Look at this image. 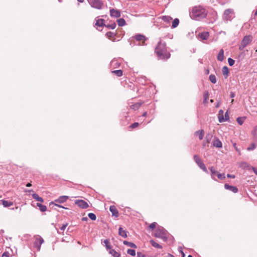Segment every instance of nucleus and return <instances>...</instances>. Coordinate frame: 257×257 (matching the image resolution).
<instances>
[{"instance_id": "nucleus-1", "label": "nucleus", "mask_w": 257, "mask_h": 257, "mask_svg": "<svg viewBox=\"0 0 257 257\" xmlns=\"http://www.w3.org/2000/svg\"><path fill=\"white\" fill-rule=\"evenodd\" d=\"M207 14V10L201 6H195L190 9V17L195 21H200L205 19Z\"/></svg>"}, {"instance_id": "nucleus-2", "label": "nucleus", "mask_w": 257, "mask_h": 257, "mask_svg": "<svg viewBox=\"0 0 257 257\" xmlns=\"http://www.w3.org/2000/svg\"><path fill=\"white\" fill-rule=\"evenodd\" d=\"M155 52L160 59H168L171 56L167 50L166 43H162L161 41L158 42Z\"/></svg>"}, {"instance_id": "nucleus-3", "label": "nucleus", "mask_w": 257, "mask_h": 257, "mask_svg": "<svg viewBox=\"0 0 257 257\" xmlns=\"http://www.w3.org/2000/svg\"><path fill=\"white\" fill-rule=\"evenodd\" d=\"M167 231L163 227L159 226L155 230L154 236L162 239L164 241L168 239L167 236Z\"/></svg>"}, {"instance_id": "nucleus-4", "label": "nucleus", "mask_w": 257, "mask_h": 257, "mask_svg": "<svg viewBox=\"0 0 257 257\" xmlns=\"http://www.w3.org/2000/svg\"><path fill=\"white\" fill-rule=\"evenodd\" d=\"M89 4L91 7L101 10L104 7V4L101 0H88Z\"/></svg>"}, {"instance_id": "nucleus-5", "label": "nucleus", "mask_w": 257, "mask_h": 257, "mask_svg": "<svg viewBox=\"0 0 257 257\" xmlns=\"http://www.w3.org/2000/svg\"><path fill=\"white\" fill-rule=\"evenodd\" d=\"M252 37L250 35L245 36L243 37L241 43L239 46V49L242 50L247 46L251 41Z\"/></svg>"}, {"instance_id": "nucleus-6", "label": "nucleus", "mask_w": 257, "mask_h": 257, "mask_svg": "<svg viewBox=\"0 0 257 257\" xmlns=\"http://www.w3.org/2000/svg\"><path fill=\"white\" fill-rule=\"evenodd\" d=\"M194 160L195 163L198 165V166L200 167L201 169H202L204 172L206 173H208V170L204 165V164L202 162L201 160L200 159L199 156L197 155H195L193 156Z\"/></svg>"}, {"instance_id": "nucleus-7", "label": "nucleus", "mask_w": 257, "mask_h": 257, "mask_svg": "<svg viewBox=\"0 0 257 257\" xmlns=\"http://www.w3.org/2000/svg\"><path fill=\"white\" fill-rule=\"evenodd\" d=\"M234 17V12L233 10L228 9L225 10L223 13V20L225 21H231V19Z\"/></svg>"}, {"instance_id": "nucleus-8", "label": "nucleus", "mask_w": 257, "mask_h": 257, "mask_svg": "<svg viewBox=\"0 0 257 257\" xmlns=\"http://www.w3.org/2000/svg\"><path fill=\"white\" fill-rule=\"evenodd\" d=\"M75 204L83 209L87 208L89 206L88 203L83 200H77L75 201Z\"/></svg>"}, {"instance_id": "nucleus-9", "label": "nucleus", "mask_w": 257, "mask_h": 257, "mask_svg": "<svg viewBox=\"0 0 257 257\" xmlns=\"http://www.w3.org/2000/svg\"><path fill=\"white\" fill-rule=\"evenodd\" d=\"M209 34L207 32H203L202 33H200L198 35V38L202 41L207 40L208 38H209Z\"/></svg>"}, {"instance_id": "nucleus-10", "label": "nucleus", "mask_w": 257, "mask_h": 257, "mask_svg": "<svg viewBox=\"0 0 257 257\" xmlns=\"http://www.w3.org/2000/svg\"><path fill=\"white\" fill-rule=\"evenodd\" d=\"M135 38L138 41H142L143 45H146L145 44V41H146L147 38L145 37V36L141 34H138L135 36Z\"/></svg>"}, {"instance_id": "nucleus-11", "label": "nucleus", "mask_w": 257, "mask_h": 257, "mask_svg": "<svg viewBox=\"0 0 257 257\" xmlns=\"http://www.w3.org/2000/svg\"><path fill=\"white\" fill-rule=\"evenodd\" d=\"M213 146L218 148H221L222 147V144L218 138L214 137L213 141Z\"/></svg>"}, {"instance_id": "nucleus-12", "label": "nucleus", "mask_w": 257, "mask_h": 257, "mask_svg": "<svg viewBox=\"0 0 257 257\" xmlns=\"http://www.w3.org/2000/svg\"><path fill=\"white\" fill-rule=\"evenodd\" d=\"M69 199L68 196H61L59 197L58 198L55 200V202L58 203H63L67 201V200Z\"/></svg>"}, {"instance_id": "nucleus-13", "label": "nucleus", "mask_w": 257, "mask_h": 257, "mask_svg": "<svg viewBox=\"0 0 257 257\" xmlns=\"http://www.w3.org/2000/svg\"><path fill=\"white\" fill-rule=\"evenodd\" d=\"M96 23H95V27L98 29V27H102L105 26L104 20L103 19H95Z\"/></svg>"}, {"instance_id": "nucleus-14", "label": "nucleus", "mask_w": 257, "mask_h": 257, "mask_svg": "<svg viewBox=\"0 0 257 257\" xmlns=\"http://www.w3.org/2000/svg\"><path fill=\"white\" fill-rule=\"evenodd\" d=\"M110 16L114 18H118L120 16V12L118 10L112 9L110 10Z\"/></svg>"}, {"instance_id": "nucleus-15", "label": "nucleus", "mask_w": 257, "mask_h": 257, "mask_svg": "<svg viewBox=\"0 0 257 257\" xmlns=\"http://www.w3.org/2000/svg\"><path fill=\"white\" fill-rule=\"evenodd\" d=\"M224 188L226 190H229L233 193H236L238 192V188L235 186L229 185L227 184L224 185Z\"/></svg>"}, {"instance_id": "nucleus-16", "label": "nucleus", "mask_w": 257, "mask_h": 257, "mask_svg": "<svg viewBox=\"0 0 257 257\" xmlns=\"http://www.w3.org/2000/svg\"><path fill=\"white\" fill-rule=\"evenodd\" d=\"M109 211L111 212L113 216L115 217L118 216V212L114 206H110L109 208Z\"/></svg>"}, {"instance_id": "nucleus-17", "label": "nucleus", "mask_w": 257, "mask_h": 257, "mask_svg": "<svg viewBox=\"0 0 257 257\" xmlns=\"http://www.w3.org/2000/svg\"><path fill=\"white\" fill-rule=\"evenodd\" d=\"M44 242V240L41 237H38L36 238L35 244L37 246L39 249L40 248L41 245Z\"/></svg>"}, {"instance_id": "nucleus-18", "label": "nucleus", "mask_w": 257, "mask_h": 257, "mask_svg": "<svg viewBox=\"0 0 257 257\" xmlns=\"http://www.w3.org/2000/svg\"><path fill=\"white\" fill-rule=\"evenodd\" d=\"M239 167L242 169H245L246 170H249L251 168V166L246 162H241L239 163Z\"/></svg>"}, {"instance_id": "nucleus-19", "label": "nucleus", "mask_w": 257, "mask_h": 257, "mask_svg": "<svg viewBox=\"0 0 257 257\" xmlns=\"http://www.w3.org/2000/svg\"><path fill=\"white\" fill-rule=\"evenodd\" d=\"M217 59L220 62H222L223 60V59H224V51L222 49L220 50V51L217 56Z\"/></svg>"}, {"instance_id": "nucleus-20", "label": "nucleus", "mask_w": 257, "mask_h": 257, "mask_svg": "<svg viewBox=\"0 0 257 257\" xmlns=\"http://www.w3.org/2000/svg\"><path fill=\"white\" fill-rule=\"evenodd\" d=\"M118 234L120 236L126 238L127 237V231L120 227L118 229Z\"/></svg>"}, {"instance_id": "nucleus-21", "label": "nucleus", "mask_w": 257, "mask_h": 257, "mask_svg": "<svg viewBox=\"0 0 257 257\" xmlns=\"http://www.w3.org/2000/svg\"><path fill=\"white\" fill-rule=\"evenodd\" d=\"M223 112H224L222 109H220L218 112V118L219 122H224Z\"/></svg>"}, {"instance_id": "nucleus-22", "label": "nucleus", "mask_w": 257, "mask_h": 257, "mask_svg": "<svg viewBox=\"0 0 257 257\" xmlns=\"http://www.w3.org/2000/svg\"><path fill=\"white\" fill-rule=\"evenodd\" d=\"M0 201L2 202V204L5 207H10L13 204V203L12 202L9 201L7 200H0Z\"/></svg>"}, {"instance_id": "nucleus-23", "label": "nucleus", "mask_w": 257, "mask_h": 257, "mask_svg": "<svg viewBox=\"0 0 257 257\" xmlns=\"http://www.w3.org/2000/svg\"><path fill=\"white\" fill-rule=\"evenodd\" d=\"M58 203H56L54 201H52L49 203V206L51 207V208H53L54 206H57L60 208H63L65 209H67V208H65L64 206H62L61 205L58 204Z\"/></svg>"}, {"instance_id": "nucleus-24", "label": "nucleus", "mask_w": 257, "mask_h": 257, "mask_svg": "<svg viewBox=\"0 0 257 257\" xmlns=\"http://www.w3.org/2000/svg\"><path fill=\"white\" fill-rule=\"evenodd\" d=\"M150 242L151 244V245L155 248H159V249L162 248V245H161L159 243H157L155 240H154L153 239L150 240Z\"/></svg>"}, {"instance_id": "nucleus-25", "label": "nucleus", "mask_w": 257, "mask_h": 257, "mask_svg": "<svg viewBox=\"0 0 257 257\" xmlns=\"http://www.w3.org/2000/svg\"><path fill=\"white\" fill-rule=\"evenodd\" d=\"M124 245H126L128 246H130L132 248H136L137 247V245L133 242H129L126 240H124L123 242Z\"/></svg>"}, {"instance_id": "nucleus-26", "label": "nucleus", "mask_w": 257, "mask_h": 257, "mask_svg": "<svg viewBox=\"0 0 257 257\" xmlns=\"http://www.w3.org/2000/svg\"><path fill=\"white\" fill-rule=\"evenodd\" d=\"M109 253L113 257H120V254L116 251L114 249H111L109 250Z\"/></svg>"}, {"instance_id": "nucleus-27", "label": "nucleus", "mask_w": 257, "mask_h": 257, "mask_svg": "<svg viewBox=\"0 0 257 257\" xmlns=\"http://www.w3.org/2000/svg\"><path fill=\"white\" fill-rule=\"evenodd\" d=\"M142 104V103L138 102V103H136L134 104L131 105L130 107L132 109L136 110L138 109L140 107V106H141Z\"/></svg>"}, {"instance_id": "nucleus-28", "label": "nucleus", "mask_w": 257, "mask_h": 257, "mask_svg": "<svg viewBox=\"0 0 257 257\" xmlns=\"http://www.w3.org/2000/svg\"><path fill=\"white\" fill-rule=\"evenodd\" d=\"M37 206L39 207L40 210L42 212H45L47 210V207L44 205H43L40 203H37Z\"/></svg>"}, {"instance_id": "nucleus-29", "label": "nucleus", "mask_w": 257, "mask_h": 257, "mask_svg": "<svg viewBox=\"0 0 257 257\" xmlns=\"http://www.w3.org/2000/svg\"><path fill=\"white\" fill-rule=\"evenodd\" d=\"M196 133L198 135V137L200 140H202L204 137V132L203 130H199L196 132Z\"/></svg>"}, {"instance_id": "nucleus-30", "label": "nucleus", "mask_w": 257, "mask_h": 257, "mask_svg": "<svg viewBox=\"0 0 257 257\" xmlns=\"http://www.w3.org/2000/svg\"><path fill=\"white\" fill-rule=\"evenodd\" d=\"M32 196H33L34 199H36L38 201H39L40 202H44L43 199L42 197H40L36 193H34V194H32Z\"/></svg>"}, {"instance_id": "nucleus-31", "label": "nucleus", "mask_w": 257, "mask_h": 257, "mask_svg": "<svg viewBox=\"0 0 257 257\" xmlns=\"http://www.w3.org/2000/svg\"><path fill=\"white\" fill-rule=\"evenodd\" d=\"M117 22L118 25L119 26H121V27L124 26L126 24L125 20L122 18L117 19Z\"/></svg>"}, {"instance_id": "nucleus-32", "label": "nucleus", "mask_w": 257, "mask_h": 257, "mask_svg": "<svg viewBox=\"0 0 257 257\" xmlns=\"http://www.w3.org/2000/svg\"><path fill=\"white\" fill-rule=\"evenodd\" d=\"M228 68L226 66H224L222 68V74L225 78L228 76Z\"/></svg>"}, {"instance_id": "nucleus-33", "label": "nucleus", "mask_w": 257, "mask_h": 257, "mask_svg": "<svg viewBox=\"0 0 257 257\" xmlns=\"http://www.w3.org/2000/svg\"><path fill=\"white\" fill-rule=\"evenodd\" d=\"M104 245L107 249H111V246L110 244L109 240L107 239H105L103 241Z\"/></svg>"}, {"instance_id": "nucleus-34", "label": "nucleus", "mask_w": 257, "mask_h": 257, "mask_svg": "<svg viewBox=\"0 0 257 257\" xmlns=\"http://www.w3.org/2000/svg\"><path fill=\"white\" fill-rule=\"evenodd\" d=\"M179 23V19L177 18L173 20V23H172V28H176L178 26Z\"/></svg>"}, {"instance_id": "nucleus-35", "label": "nucleus", "mask_w": 257, "mask_h": 257, "mask_svg": "<svg viewBox=\"0 0 257 257\" xmlns=\"http://www.w3.org/2000/svg\"><path fill=\"white\" fill-rule=\"evenodd\" d=\"M111 73L114 74L118 77L121 76L122 75V71L121 70H113L111 71Z\"/></svg>"}, {"instance_id": "nucleus-36", "label": "nucleus", "mask_w": 257, "mask_h": 257, "mask_svg": "<svg viewBox=\"0 0 257 257\" xmlns=\"http://www.w3.org/2000/svg\"><path fill=\"white\" fill-rule=\"evenodd\" d=\"M104 27L111 29H114L116 27V24L115 22H112L111 24H105Z\"/></svg>"}, {"instance_id": "nucleus-37", "label": "nucleus", "mask_w": 257, "mask_h": 257, "mask_svg": "<svg viewBox=\"0 0 257 257\" xmlns=\"http://www.w3.org/2000/svg\"><path fill=\"white\" fill-rule=\"evenodd\" d=\"M162 19L164 22L169 23L172 20V18L170 16H162Z\"/></svg>"}, {"instance_id": "nucleus-38", "label": "nucleus", "mask_w": 257, "mask_h": 257, "mask_svg": "<svg viewBox=\"0 0 257 257\" xmlns=\"http://www.w3.org/2000/svg\"><path fill=\"white\" fill-rule=\"evenodd\" d=\"M210 170L211 171L212 178L214 180H216L214 176L216 174L217 172L215 171V169L213 167L210 168Z\"/></svg>"}, {"instance_id": "nucleus-39", "label": "nucleus", "mask_w": 257, "mask_h": 257, "mask_svg": "<svg viewBox=\"0 0 257 257\" xmlns=\"http://www.w3.org/2000/svg\"><path fill=\"white\" fill-rule=\"evenodd\" d=\"M245 118L244 117H238L237 118L236 121L239 124L241 125L243 123Z\"/></svg>"}, {"instance_id": "nucleus-40", "label": "nucleus", "mask_w": 257, "mask_h": 257, "mask_svg": "<svg viewBox=\"0 0 257 257\" xmlns=\"http://www.w3.org/2000/svg\"><path fill=\"white\" fill-rule=\"evenodd\" d=\"M209 80L213 84L216 82V77L214 75H210L209 77Z\"/></svg>"}, {"instance_id": "nucleus-41", "label": "nucleus", "mask_w": 257, "mask_h": 257, "mask_svg": "<svg viewBox=\"0 0 257 257\" xmlns=\"http://www.w3.org/2000/svg\"><path fill=\"white\" fill-rule=\"evenodd\" d=\"M88 216L90 219L92 220H95L96 219V216L95 214L93 213H89L88 214Z\"/></svg>"}, {"instance_id": "nucleus-42", "label": "nucleus", "mask_w": 257, "mask_h": 257, "mask_svg": "<svg viewBox=\"0 0 257 257\" xmlns=\"http://www.w3.org/2000/svg\"><path fill=\"white\" fill-rule=\"evenodd\" d=\"M256 147V145L254 143L251 144L247 148V150L248 151L253 150Z\"/></svg>"}, {"instance_id": "nucleus-43", "label": "nucleus", "mask_w": 257, "mask_h": 257, "mask_svg": "<svg viewBox=\"0 0 257 257\" xmlns=\"http://www.w3.org/2000/svg\"><path fill=\"white\" fill-rule=\"evenodd\" d=\"M127 253L132 256H135L136 255L135 250L132 249H128L127 250Z\"/></svg>"}, {"instance_id": "nucleus-44", "label": "nucleus", "mask_w": 257, "mask_h": 257, "mask_svg": "<svg viewBox=\"0 0 257 257\" xmlns=\"http://www.w3.org/2000/svg\"><path fill=\"white\" fill-rule=\"evenodd\" d=\"M106 36L108 38H113L115 36V34H114L111 32H108L106 33Z\"/></svg>"}, {"instance_id": "nucleus-45", "label": "nucleus", "mask_w": 257, "mask_h": 257, "mask_svg": "<svg viewBox=\"0 0 257 257\" xmlns=\"http://www.w3.org/2000/svg\"><path fill=\"white\" fill-rule=\"evenodd\" d=\"M208 98H209L208 93V92H206L204 94V103H207V99H208Z\"/></svg>"}, {"instance_id": "nucleus-46", "label": "nucleus", "mask_w": 257, "mask_h": 257, "mask_svg": "<svg viewBox=\"0 0 257 257\" xmlns=\"http://www.w3.org/2000/svg\"><path fill=\"white\" fill-rule=\"evenodd\" d=\"M157 223L156 222H153L149 225V227L150 229H153L156 227Z\"/></svg>"}, {"instance_id": "nucleus-47", "label": "nucleus", "mask_w": 257, "mask_h": 257, "mask_svg": "<svg viewBox=\"0 0 257 257\" xmlns=\"http://www.w3.org/2000/svg\"><path fill=\"white\" fill-rule=\"evenodd\" d=\"M217 177L218 179H220L221 180H223L225 178L224 174H220V173H219L217 174Z\"/></svg>"}, {"instance_id": "nucleus-48", "label": "nucleus", "mask_w": 257, "mask_h": 257, "mask_svg": "<svg viewBox=\"0 0 257 257\" xmlns=\"http://www.w3.org/2000/svg\"><path fill=\"white\" fill-rule=\"evenodd\" d=\"M224 121H226V120H229V114L228 113V111H226L225 114H224Z\"/></svg>"}, {"instance_id": "nucleus-49", "label": "nucleus", "mask_w": 257, "mask_h": 257, "mask_svg": "<svg viewBox=\"0 0 257 257\" xmlns=\"http://www.w3.org/2000/svg\"><path fill=\"white\" fill-rule=\"evenodd\" d=\"M139 124L138 122H134L132 125H131L130 127L132 128H134L137 127L139 125Z\"/></svg>"}, {"instance_id": "nucleus-50", "label": "nucleus", "mask_w": 257, "mask_h": 257, "mask_svg": "<svg viewBox=\"0 0 257 257\" xmlns=\"http://www.w3.org/2000/svg\"><path fill=\"white\" fill-rule=\"evenodd\" d=\"M228 64H234V60L231 58L228 59Z\"/></svg>"}, {"instance_id": "nucleus-51", "label": "nucleus", "mask_w": 257, "mask_h": 257, "mask_svg": "<svg viewBox=\"0 0 257 257\" xmlns=\"http://www.w3.org/2000/svg\"><path fill=\"white\" fill-rule=\"evenodd\" d=\"M68 225V223H65V224H63L61 227H60V229L61 230H63L64 231L66 227Z\"/></svg>"}, {"instance_id": "nucleus-52", "label": "nucleus", "mask_w": 257, "mask_h": 257, "mask_svg": "<svg viewBox=\"0 0 257 257\" xmlns=\"http://www.w3.org/2000/svg\"><path fill=\"white\" fill-rule=\"evenodd\" d=\"M233 148H234V149L236 150V152H237L239 153V154H240V151H239V150L237 148V146H236V143H233Z\"/></svg>"}, {"instance_id": "nucleus-53", "label": "nucleus", "mask_w": 257, "mask_h": 257, "mask_svg": "<svg viewBox=\"0 0 257 257\" xmlns=\"http://www.w3.org/2000/svg\"><path fill=\"white\" fill-rule=\"evenodd\" d=\"M10 253L8 251H5L3 254L2 257H9Z\"/></svg>"}, {"instance_id": "nucleus-54", "label": "nucleus", "mask_w": 257, "mask_h": 257, "mask_svg": "<svg viewBox=\"0 0 257 257\" xmlns=\"http://www.w3.org/2000/svg\"><path fill=\"white\" fill-rule=\"evenodd\" d=\"M137 256L138 257H146V255L142 253L141 252H137Z\"/></svg>"}, {"instance_id": "nucleus-55", "label": "nucleus", "mask_w": 257, "mask_h": 257, "mask_svg": "<svg viewBox=\"0 0 257 257\" xmlns=\"http://www.w3.org/2000/svg\"><path fill=\"white\" fill-rule=\"evenodd\" d=\"M211 137H212V136L209 135H207L206 136L205 139H206L207 143H209L210 140H211Z\"/></svg>"}, {"instance_id": "nucleus-56", "label": "nucleus", "mask_w": 257, "mask_h": 257, "mask_svg": "<svg viewBox=\"0 0 257 257\" xmlns=\"http://www.w3.org/2000/svg\"><path fill=\"white\" fill-rule=\"evenodd\" d=\"M111 63H114V64H119V65H120V64L121 63V62H115V60H112Z\"/></svg>"}, {"instance_id": "nucleus-57", "label": "nucleus", "mask_w": 257, "mask_h": 257, "mask_svg": "<svg viewBox=\"0 0 257 257\" xmlns=\"http://www.w3.org/2000/svg\"><path fill=\"white\" fill-rule=\"evenodd\" d=\"M251 168H252V169L253 170L254 173L257 175V168H254V167H251Z\"/></svg>"}, {"instance_id": "nucleus-58", "label": "nucleus", "mask_w": 257, "mask_h": 257, "mask_svg": "<svg viewBox=\"0 0 257 257\" xmlns=\"http://www.w3.org/2000/svg\"><path fill=\"white\" fill-rule=\"evenodd\" d=\"M227 177L228 178H235V175H230V174H227Z\"/></svg>"}, {"instance_id": "nucleus-59", "label": "nucleus", "mask_w": 257, "mask_h": 257, "mask_svg": "<svg viewBox=\"0 0 257 257\" xmlns=\"http://www.w3.org/2000/svg\"><path fill=\"white\" fill-rule=\"evenodd\" d=\"M257 133V126H255L254 128H253V131L252 132V134L254 133V134H255Z\"/></svg>"}, {"instance_id": "nucleus-60", "label": "nucleus", "mask_w": 257, "mask_h": 257, "mask_svg": "<svg viewBox=\"0 0 257 257\" xmlns=\"http://www.w3.org/2000/svg\"><path fill=\"white\" fill-rule=\"evenodd\" d=\"M230 97L231 98H233L234 96H235V94L234 93L232 92H230Z\"/></svg>"}, {"instance_id": "nucleus-61", "label": "nucleus", "mask_w": 257, "mask_h": 257, "mask_svg": "<svg viewBox=\"0 0 257 257\" xmlns=\"http://www.w3.org/2000/svg\"><path fill=\"white\" fill-rule=\"evenodd\" d=\"M180 252L182 254V257H185V253L182 250H180Z\"/></svg>"}, {"instance_id": "nucleus-62", "label": "nucleus", "mask_w": 257, "mask_h": 257, "mask_svg": "<svg viewBox=\"0 0 257 257\" xmlns=\"http://www.w3.org/2000/svg\"><path fill=\"white\" fill-rule=\"evenodd\" d=\"M31 186H32V184L30 183H28L26 184V186L28 187H31Z\"/></svg>"}, {"instance_id": "nucleus-63", "label": "nucleus", "mask_w": 257, "mask_h": 257, "mask_svg": "<svg viewBox=\"0 0 257 257\" xmlns=\"http://www.w3.org/2000/svg\"><path fill=\"white\" fill-rule=\"evenodd\" d=\"M82 220V221H87V218L86 217H83Z\"/></svg>"}, {"instance_id": "nucleus-64", "label": "nucleus", "mask_w": 257, "mask_h": 257, "mask_svg": "<svg viewBox=\"0 0 257 257\" xmlns=\"http://www.w3.org/2000/svg\"><path fill=\"white\" fill-rule=\"evenodd\" d=\"M168 257H175V256L170 253H168Z\"/></svg>"}]
</instances>
